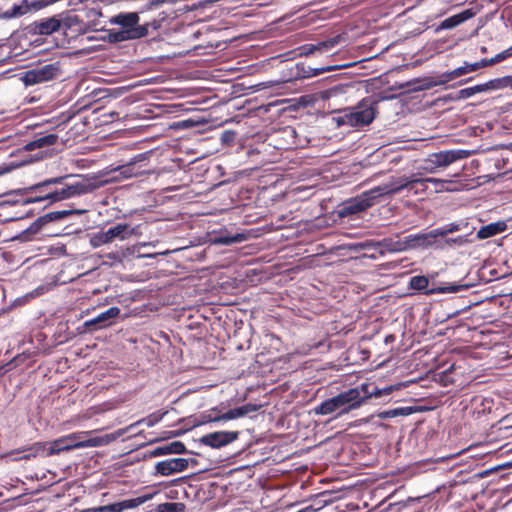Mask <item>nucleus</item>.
<instances>
[{
    "mask_svg": "<svg viewBox=\"0 0 512 512\" xmlns=\"http://www.w3.org/2000/svg\"><path fill=\"white\" fill-rule=\"evenodd\" d=\"M69 175L46 179L29 187L15 189L6 193L7 196L27 195L31 192H39L37 198L42 201H49V204L85 195L93 192L97 185L90 179H78L67 182Z\"/></svg>",
    "mask_w": 512,
    "mask_h": 512,
    "instance_id": "1",
    "label": "nucleus"
},
{
    "mask_svg": "<svg viewBox=\"0 0 512 512\" xmlns=\"http://www.w3.org/2000/svg\"><path fill=\"white\" fill-rule=\"evenodd\" d=\"M404 182H390V179L360 195L345 201L338 210L340 218L359 214L373 206L380 199L401 192Z\"/></svg>",
    "mask_w": 512,
    "mask_h": 512,
    "instance_id": "2",
    "label": "nucleus"
},
{
    "mask_svg": "<svg viewBox=\"0 0 512 512\" xmlns=\"http://www.w3.org/2000/svg\"><path fill=\"white\" fill-rule=\"evenodd\" d=\"M364 404L360 385L349 388L339 394L322 401L313 408L315 415H331L336 413L337 416L348 414L350 411L358 409Z\"/></svg>",
    "mask_w": 512,
    "mask_h": 512,
    "instance_id": "3",
    "label": "nucleus"
},
{
    "mask_svg": "<svg viewBox=\"0 0 512 512\" xmlns=\"http://www.w3.org/2000/svg\"><path fill=\"white\" fill-rule=\"evenodd\" d=\"M376 114L373 100L364 98L354 107L344 110L343 115L337 118V123L339 126L361 127L370 124Z\"/></svg>",
    "mask_w": 512,
    "mask_h": 512,
    "instance_id": "4",
    "label": "nucleus"
},
{
    "mask_svg": "<svg viewBox=\"0 0 512 512\" xmlns=\"http://www.w3.org/2000/svg\"><path fill=\"white\" fill-rule=\"evenodd\" d=\"M86 212L87 210L85 209H63L46 213L38 217L28 228L13 236L11 240L20 242L30 241L47 223L57 222L71 215H82Z\"/></svg>",
    "mask_w": 512,
    "mask_h": 512,
    "instance_id": "5",
    "label": "nucleus"
},
{
    "mask_svg": "<svg viewBox=\"0 0 512 512\" xmlns=\"http://www.w3.org/2000/svg\"><path fill=\"white\" fill-rule=\"evenodd\" d=\"M409 289L423 293L430 296L434 294L458 293L463 290H468L470 285L458 283H443L439 286L429 288V279L425 275H415L409 280Z\"/></svg>",
    "mask_w": 512,
    "mask_h": 512,
    "instance_id": "6",
    "label": "nucleus"
},
{
    "mask_svg": "<svg viewBox=\"0 0 512 512\" xmlns=\"http://www.w3.org/2000/svg\"><path fill=\"white\" fill-rule=\"evenodd\" d=\"M135 233V228L127 223H117L107 230L98 231L90 236L89 243L92 248H99L115 240L124 241Z\"/></svg>",
    "mask_w": 512,
    "mask_h": 512,
    "instance_id": "7",
    "label": "nucleus"
},
{
    "mask_svg": "<svg viewBox=\"0 0 512 512\" xmlns=\"http://www.w3.org/2000/svg\"><path fill=\"white\" fill-rule=\"evenodd\" d=\"M140 17L137 12H120L112 16L109 20L111 24L118 25L122 30H140L141 34L138 35V39L143 38L149 34L150 30H157L160 27V23L157 20L140 24Z\"/></svg>",
    "mask_w": 512,
    "mask_h": 512,
    "instance_id": "8",
    "label": "nucleus"
},
{
    "mask_svg": "<svg viewBox=\"0 0 512 512\" xmlns=\"http://www.w3.org/2000/svg\"><path fill=\"white\" fill-rule=\"evenodd\" d=\"M60 75L59 62L40 64L20 73V80L25 86H33L57 78Z\"/></svg>",
    "mask_w": 512,
    "mask_h": 512,
    "instance_id": "9",
    "label": "nucleus"
},
{
    "mask_svg": "<svg viewBox=\"0 0 512 512\" xmlns=\"http://www.w3.org/2000/svg\"><path fill=\"white\" fill-rule=\"evenodd\" d=\"M152 155V150L139 153L130 158L126 163L117 166L114 171L126 179L149 174L147 167Z\"/></svg>",
    "mask_w": 512,
    "mask_h": 512,
    "instance_id": "10",
    "label": "nucleus"
},
{
    "mask_svg": "<svg viewBox=\"0 0 512 512\" xmlns=\"http://www.w3.org/2000/svg\"><path fill=\"white\" fill-rule=\"evenodd\" d=\"M470 155L471 152L465 149H451L432 153L426 159V169L432 172L436 168H446L458 160L468 158Z\"/></svg>",
    "mask_w": 512,
    "mask_h": 512,
    "instance_id": "11",
    "label": "nucleus"
},
{
    "mask_svg": "<svg viewBox=\"0 0 512 512\" xmlns=\"http://www.w3.org/2000/svg\"><path fill=\"white\" fill-rule=\"evenodd\" d=\"M121 310L119 307L113 306L99 313L96 317L86 320L77 328L79 334L93 333L103 328L109 327L119 316Z\"/></svg>",
    "mask_w": 512,
    "mask_h": 512,
    "instance_id": "12",
    "label": "nucleus"
},
{
    "mask_svg": "<svg viewBox=\"0 0 512 512\" xmlns=\"http://www.w3.org/2000/svg\"><path fill=\"white\" fill-rule=\"evenodd\" d=\"M115 436L112 434H106L104 436H96L88 439H82V433H72L62 437L66 451H70L78 448L86 447H100L109 444Z\"/></svg>",
    "mask_w": 512,
    "mask_h": 512,
    "instance_id": "13",
    "label": "nucleus"
},
{
    "mask_svg": "<svg viewBox=\"0 0 512 512\" xmlns=\"http://www.w3.org/2000/svg\"><path fill=\"white\" fill-rule=\"evenodd\" d=\"M238 437V431H216L203 435L199 439V443L213 449H220L231 444Z\"/></svg>",
    "mask_w": 512,
    "mask_h": 512,
    "instance_id": "14",
    "label": "nucleus"
},
{
    "mask_svg": "<svg viewBox=\"0 0 512 512\" xmlns=\"http://www.w3.org/2000/svg\"><path fill=\"white\" fill-rule=\"evenodd\" d=\"M354 63H345L340 65H326L322 67H311L310 65H306L305 63H297L294 67V77L296 79H306L311 77H316L325 72H332L336 70H340L343 68H348L354 66Z\"/></svg>",
    "mask_w": 512,
    "mask_h": 512,
    "instance_id": "15",
    "label": "nucleus"
},
{
    "mask_svg": "<svg viewBox=\"0 0 512 512\" xmlns=\"http://www.w3.org/2000/svg\"><path fill=\"white\" fill-rule=\"evenodd\" d=\"M401 239L403 252L415 249H428L436 243L433 230L426 233L409 234Z\"/></svg>",
    "mask_w": 512,
    "mask_h": 512,
    "instance_id": "16",
    "label": "nucleus"
},
{
    "mask_svg": "<svg viewBox=\"0 0 512 512\" xmlns=\"http://www.w3.org/2000/svg\"><path fill=\"white\" fill-rule=\"evenodd\" d=\"M188 468L186 458H169L159 461L154 466L153 476H171Z\"/></svg>",
    "mask_w": 512,
    "mask_h": 512,
    "instance_id": "17",
    "label": "nucleus"
},
{
    "mask_svg": "<svg viewBox=\"0 0 512 512\" xmlns=\"http://www.w3.org/2000/svg\"><path fill=\"white\" fill-rule=\"evenodd\" d=\"M404 182L405 185L401 188V191L404 190V189H408V190H412L416 185L418 184H425V183H432L435 185V187L437 188V190H442L445 186L446 183H448L447 180H443V179H439V178H432V177H427V178H418L416 176H411V177H407V176H401V177H391L390 178V182Z\"/></svg>",
    "mask_w": 512,
    "mask_h": 512,
    "instance_id": "18",
    "label": "nucleus"
},
{
    "mask_svg": "<svg viewBox=\"0 0 512 512\" xmlns=\"http://www.w3.org/2000/svg\"><path fill=\"white\" fill-rule=\"evenodd\" d=\"M61 27V20L57 16L43 18L34 21L29 26V31L38 35H51Z\"/></svg>",
    "mask_w": 512,
    "mask_h": 512,
    "instance_id": "19",
    "label": "nucleus"
},
{
    "mask_svg": "<svg viewBox=\"0 0 512 512\" xmlns=\"http://www.w3.org/2000/svg\"><path fill=\"white\" fill-rule=\"evenodd\" d=\"M475 16V11L473 9H465L458 14H454L443 21L440 22L439 26L435 29V32H439L441 30H449L453 29L460 24L466 22L467 20L473 18Z\"/></svg>",
    "mask_w": 512,
    "mask_h": 512,
    "instance_id": "20",
    "label": "nucleus"
},
{
    "mask_svg": "<svg viewBox=\"0 0 512 512\" xmlns=\"http://www.w3.org/2000/svg\"><path fill=\"white\" fill-rule=\"evenodd\" d=\"M190 453L183 442L176 440L162 446H158L149 452L150 457H159L163 455L172 454H186Z\"/></svg>",
    "mask_w": 512,
    "mask_h": 512,
    "instance_id": "21",
    "label": "nucleus"
},
{
    "mask_svg": "<svg viewBox=\"0 0 512 512\" xmlns=\"http://www.w3.org/2000/svg\"><path fill=\"white\" fill-rule=\"evenodd\" d=\"M398 387L394 385L386 386L384 388H378L374 383H361L360 389L365 402L369 398H380L382 396L390 395Z\"/></svg>",
    "mask_w": 512,
    "mask_h": 512,
    "instance_id": "22",
    "label": "nucleus"
},
{
    "mask_svg": "<svg viewBox=\"0 0 512 512\" xmlns=\"http://www.w3.org/2000/svg\"><path fill=\"white\" fill-rule=\"evenodd\" d=\"M58 140V136L53 133H37L34 139L24 145L26 151H33L39 148L50 147Z\"/></svg>",
    "mask_w": 512,
    "mask_h": 512,
    "instance_id": "23",
    "label": "nucleus"
},
{
    "mask_svg": "<svg viewBox=\"0 0 512 512\" xmlns=\"http://www.w3.org/2000/svg\"><path fill=\"white\" fill-rule=\"evenodd\" d=\"M338 43L336 38L328 39L317 44H305L298 48L300 56H310L316 52H328Z\"/></svg>",
    "mask_w": 512,
    "mask_h": 512,
    "instance_id": "24",
    "label": "nucleus"
},
{
    "mask_svg": "<svg viewBox=\"0 0 512 512\" xmlns=\"http://www.w3.org/2000/svg\"><path fill=\"white\" fill-rule=\"evenodd\" d=\"M403 252L402 239L399 234H396V238L385 237L378 240V253L384 255L385 253H399Z\"/></svg>",
    "mask_w": 512,
    "mask_h": 512,
    "instance_id": "25",
    "label": "nucleus"
},
{
    "mask_svg": "<svg viewBox=\"0 0 512 512\" xmlns=\"http://www.w3.org/2000/svg\"><path fill=\"white\" fill-rule=\"evenodd\" d=\"M507 229L505 221H497L482 226L477 232V239L484 240L496 236Z\"/></svg>",
    "mask_w": 512,
    "mask_h": 512,
    "instance_id": "26",
    "label": "nucleus"
},
{
    "mask_svg": "<svg viewBox=\"0 0 512 512\" xmlns=\"http://www.w3.org/2000/svg\"><path fill=\"white\" fill-rule=\"evenodd\" d=\"M141 34L140 30H122V29H111L108 31V39L112 43H119L128 40L138 39V35Z\"/></svg>",
    "mask_w": 512,
    "mask_h": 512,
    "instance_id": "27",
    "label": "nucleus"
},
{
    "mask_svg": "<svg viewBox=\"0 0 512 512\" xmlns=\"http://www.w3.org/2000/svg\"><path fill=\"white\" fill-rule=\"evenodd\" d=\"M481 86L483 92L500 90L508 87L512 88V75L491 79L485 83H482Z\"/></svg>",
    "mask_w": 512,
    "mask_h": 512,
    "instance_id": "28",
    "label": "nucleus"
},
{
    "mask_svg": "<svg viewBox=\"0 0 512 512\" xmlns=\"http://www.w3.org/2000/svg\"><path fill=\"white\" fill-rule=\"evenodd\" d=\"M30 10V5L27 0H22L20 4H13V6L0 13V19H13L26 14Z\"/></svg>",
    "mask_w": 512,
    "mask_h": 512,
    "instance_id": "29",
    "label": "nucleus"
},
{
    "mask_svg": "<svg viewBox=\"0 0 512 512\" xmlns=\"http://www.w3.org/2000/svg\"><path fill=\"white\" fill-rule=\"evenodd\" d=\"M248 239L245 233H235L216 236L213 240L215 244L229 246L236 243H242Z\"/></svg>",
    "mask_w": 512,
    "mask_h": 512,
    "instance_id": "30",
    "label": "nucleus"
},
{
    "mask_svg": "<svg viewBox=\"0 0 512 512\" xmlns=\"http://www.w3.org/2000/svg\"><path fill=\"white\" fill-rule=\"evenodd\" d=\"M167 413H168L167 411H156V412H153V413L149 414L148 416H146V417L138 420L137 422L131 424L127 428V430L132 429V428H134V427H136L138 425H141V424H144L147 427H153L156 424H158Z\"/></svg>",
    "mask_w": 512,
    "mask_h": 512,
    "instance_id": "31",
    "label": "nucleus"
},
{
    "mask_svg": "<svg viewBox=\"0 0 512 512\" xmlns=\"http://www.w3.org/2000/svg\"><path fill=\"white\" fill-rule=\"evenodd\" d=\"M467 224H464L462 222H451L448 223L442 227H438L433 229V232L435 234V239L437 240L438 237H446L448 234L457 232L462 230L463 227H466Z\"/></svg>",
    "mask_w": 512,
    "mask_h": 512,
    "instance_id": "32",
    "label": "nucleus"
},
{
    "mask_svg": "<svg viewBox=\"0 0 512 512\" xmlns=\"http://www.w3.org/2000/svg\"><path fill=\"white\" fill-rule=\"evenodd\" d=\"M414 411L415 410L413 407H398V408L382 411V412L378 413L377 416L380 419H390V418H395V417H399V416H409L412 413H414Z\"/></svg>",
    "mask_w": 512,
    "mask_h": 512,
    "instance_id": "33",
    "label": "nucleus"
},
{
    "mask_svg": "<svg viewBox=\"0 0 512 512\" xmlns=\"http://www.w3.org/2000/svg\"><path fill=\"white\" fill-rule=\"evenodd\" d=\"M478 93H483L481 84L460 89L454 95H450L449 98L452 100H465Z\"/></svg>",
    "mask_w": 512,
    "mask_h": 512,
    "instance_id": "34",
    "label": "nucleus"
},
{
    "mask_svg": "<svg viewBox=\"0 0 512 512\" xmlns=\"http://www.w3.org/2000/svg\"><path fill=\"white\" fill-rule=\"evenodd\" d=\"M444 84H446V80L444 79V75L442 73L436 77H426L420 79L419 86H417L416 89H420V91H425Z\"/></svg>",
    "mask_w": 512,
    "mask_h": 512,
    "instance_id": "35",
    "label": "nucleus"
},
{
    "mask_svg": "<svg viewBox=\"0 0 512 512\" xmlns=\"http://www.w3.org/2000/svg\"><path fill=\"white\" fill-rule=\"evenodd\" d=\"M420 78H415L406 82L396 83L389 88L390 91L402 90L404 93L419 92L420 89H416L419 86Z\"/></svg>",
    "mask_w": 512,
    "mask_h": 512,
    "instance_id": "36",
    "label": "nucleus"
},
{
    "mask_svg": "<svg viewBox=\"0 0 512 512\" xmlns=\"http://www.w3.org/2000/svg\"><path fill=\"white\" fill-rule=\"evenodd\" d=\"M152 497H153L152 494H145V495H142V496H139L136 498L125 499V500H122L121 502H122L123 509L126 510V509L136 508V507L146 503L147 501L151 500Z\"/></svg>",
    "mask_w": 512,
    "mask_h": 512,
    "instance_id": "37",
    "label": "nucleus"
},
{
    "mask_svg": "<svg viewBox=\"0 0 512 512\" xmlns=\"http://www.w3.org/2000/svg\"><path fill=\"white\" fill-rule=\"evenodd\" d=\"M469 64L470 63L465 62L463 66H460L450 72H444L443 75H444V79L446 80V83H448L449 81H452L460 76H463L465 74L473 72L472 70H470Z\"/></svg>",
    "mask_w": 512,
    "mask_h": 512,
    "instance_id": "38",
    "label": "nucleus"
},
{
    "mask_svg": "<svg viewBox=\"0 0 512 512\" xmlns=\"http://www.w3.org/2000/svg\"><path fill=\"white\" fill-rule=\"evenodd\" d=\"M41 202V198H37V196L34 197H28L25 199H15V198H9L7 200L0 202V208L6 207V206H15V205H28L32 203H38Z\"/></svg>",
    "mask_w": 512,
    "mask_h": 512,
    "instance_id": "39",
    "label": "nucleus"
},
{
    "mask_svg": "<svg viewBox=\"0 0 512 512\" xmlns=\"http://www.w3.org/2000/svg\"><path fill=\"white\" fill-rule=\"evenodd\" d=\"M185 504L181 502H165L159 504L156 512H184Z\"/></svg>",
    "mask_w": 512,
    "mask_h": 512,
    "instance_id": "40",
    "label": "nucleus"
},
{
    "mask_svg": "<svg viewBox=\"0 0 512 512\" xmlns=\"http://www.w3.org/2000/svg\"><path fill=\"white\" fill-rule=\"evenodd\" d=\"M66 447H68V446L67 445L64 446L62 437H60V438L49 443V447L47 449L46 455L47 456L57 455L63 451H66Z\"/></svg>",
    "mask_w": 512,
    "mask_h": 512,
    "instance_id": "41",
    "label": "nucleus"
},
{
    "mask_svg": "<svg viewBox=\"0 0 512 512\" xmlns=\"http://www.w3.org/2000/svg\"><path fill=\"white\" fill-rule=\"evenodd\" d=\"M468 237H469V234L459 235L457 237H452V238H445L444 239V244L446 246L462 247V246L466 245L467 243L471 242V240H469Z\"/></svg>",
    "mask_w": 512,
    "mask_h": 512,
    "instance_id": "42",
    "label": "nucleus"
},
{
    "mask_svg": "<svg viewBox=\"0 0 512 512\" xmlns=\"http://www.w3.org/2000/svg\"><path fill=\"white\" fill-rule=\"evenodd\" d=\"M212 422H220L219 413L216 412V409H211L209 411L203 412L200 415V424L212 423Z\"/></svg>",
    "mask_w": 512,
    "mask_h": 512,
    "instance_id": "43",
    "label": "nucleus"
},
{
    "mask_svg": "<svg viewBox=\"0 0 512 512\" xmlns=\"http://www.w3.org/2000/svg\"><path fill=\"white\" fill-rule=\"evenodd\" d=\"M394 98V95L389 94L387 91H380L378 93H374L372 96L366 97V99L373 100L374 107L377 109V105L386 100H391Z\"/></svg>",
    "mask_w": 512,
    "mask_h": 512,
    "instance_id": "44",
    "label": "nucleus"
},
{
    "mask_svg": "<svg viewBox=\"0 0 512 512\" xmlns=\"http://www.w3.org/2000/svg\"><path fill=\"white\" fill-rule=\"evenodd\" d=\"M342 92H343V88L341 86H334L332 88L323 90L321 92V98L325 99V100H328V99H330L332 97L337 96L338 94H340Z\"/></svg>",
    "mask_w": 512,
    "mask_h": 512,
    "instance_id": "45",
    "label": "nucleus"
},
{
    "mask_svg": "<svg viewBox=\"0 0 512 512\" xmlns=\"http://www.w3.org/2000/svg\"><path fill=\"white\" fill-rule=\"evenodd\" d=\"M361 250H374L378 252V240H366L357 244Z\"/></svg>",
    "mask_w": 512,
    "mask_h": 512,
    "instance_id": "46",
    "label": "nucleus"
},
{
    "mask_svg": "<svg viewBox=\"0 0 512 512\" xmlns=\"http://www.w3.org/2000/svg\"><path fill=\"white\" fill-rule=\"evenodd\" d=\"M236 133L232 130H225L220 137V140L223 144H232L235 140Z\"/></svg>",
    "mask_w": 512,
    "mask_h": 512,
    "instance_id": "47",
    "label": "nucleus"
},
{
    "mask_svg": "<svg viewBox=\"0 0 512 512\" xmlns=\"http://www.w3.org/2000/svg\"><path fill=\"white\" fill-rule=\"evenodd\" d=\"M245 416L258 411L261 408V405L254 404V403H247L242 405Z\"/></svg>",
    "mask_w": 512,
    "mask_h": 512,
    "instance_id": "48",
    "label": "nucleus"
},
{
    "mask_svg": "<svg viewBox=\"0 0 512 512\" xmlns=\"http://www.w3.org/2000/svg\"><path fill=\"white\" fill-rule=\"evenodd\" d=\"M487 66H488L487 65V58H484V59H481L478 62L470 63L469 64L470 70H472L473 72L477 71V70H479L481 68L487 67Z\"/></svg>",
    "mask_w": 512,
    "mask_h": 512,
    "instance_id": "49",
    "label": "nucleus"
},
{
    "mask_svg": "<svg viewBox=\"0 0 512 512\" xmlns=\"http://www.w3.org/2000/svg\"><path fill=\"white\" fill-rule=\"evenodd\" d=\"M122 511H124V509H123L121 501L107 505V512H122Z\"/></svg>",
    "mask_w": 512,
    "mask_h": 512,
    "instance_id": "50",
    "label": "nucleus"
},
{
    "mask_svg": "<svg viewBox=\"0 0 512 512\" xmlns=\"http://www.w3.org/2000/svg\"><path fill=\"white\" fill-rule=\"evenodd\" d=\"M220 421H228L236 419L233 409L228 410L225 413L219 414Z\"/></svg>",
    "mask_w": 512,
    "mask_h": 512,
    "instance_id": "51",
    "label": "nucleus"
},
{
    "mask_svg": "<svg viewBox=\"0 0 512 512\" xmlns=\"http://www.w3.org/2000/svg\"><path fill=\"white\" fill-rule=\"evenodd\" d=\"M165 2L166 0H148L147 3L145 4V8L149 10L154 9Z\"/></svg>",
    "mask_w": 512,
    "mask_h": 512,
    "instance_id": "52",
    "label": "nucleus"
},
{
    "mask_svg": "<svg viewBox=\"0 0 512 512\" xmlns=\"http://www.w3.org/2000/svg\"><path fill=\"white\" fill-rule=\"evenodd\" d=\"M499 61L502 62L503 60L507 59L508 57L512 56V46L498 54H496Z\"/></svg>",
    "mask_w": 512,
    "mask_h": 512,
    "instance_id": "53",
    "label": "nucleus"
},
{
    "mask_svg": "<svg viewBox=\"0 0 512 512\" xmlns=\"http://www.w3.org/2000/svg\"><path fill=\"white\" fill-rule=\"evenodd\" d=\"M42 448H43V447H42V445H41L40 443L35 444L32 448H30V450H33L34 452H33V453H31V454H28V455L24 456V458H25V459H30V457H35V456H36V454H37L40 450H42Z\"/></svg>",
    "mask_w": 512,
    "mask_h": 512,
    "instance_id": "54",
    "label": "nucleus"
},
{
    "mask_svg": "<svg viewBox=\"0 0 512 512\" xmlns=\"http://www.w3.org/2000/svg\"><path fill=\"white\" fill-rule=\"evenodd\" d=\"M81 512H107V505L82 510Z\"/></svg>",
    "mask_w": 512,
    "mask_h": 512,
    "instance_id": "55",
    "label": "nucleus"
},
{
    "mask_svg": "<svg viewBox=\"0 0 512 512\" xmlns=\"http://www.w3.org/2000/svg\"><path fill=\"white\" fill-rule=\"evenodd\" d=\"M107 258L112 260V261H116V262H121L122 261V257L117 252L108 253L107 254Z\"/></svg>",
    "mask_w": 512,
    "mask_h": 512,
    "instance_id": "56",
    "label": "nucleus"
},
{
    "mask_svg": "<svg viewBox=\"0 0 512 512\" xmlns=\"http://www.w3.org/2000/svg\"><path fill=\"white\" fill-rule=\"evenodd\" d=\"M233 411H234V414H235L236 419H237V418H241V417H244V416H245V414H244V410H243V407H242V406H239V407L233 408Z\"/></svg>",
    "mask_w": 512,
    "mask_h": 512,
    "instance_id": "57",
    "label": "nucleus"
},
{
    "mask_svg": "<svg viewBox=\"0 0 512 512\" xmlns=\"http://www.w3.org/2000/svg\"><path fill=\"white\" fill-rule=\"evenodd\" d=\"M497 63H500L497 55H495L494 57L490 58V59H487V65L488 66H492V65H495Z\"/></svg>",
    "mask_w": 512,
    "mask_h": 512,
    "instance_id": "58",
    "label": "nucleus"
},
{
    "mask_svg": "<svg viewBox=\"0 0 512 512\" xmlns=\"http://www.w3.org/2000/svg\"><path fill=\"white\" fill-rule=\"evenodd\" d=\"M395 340V336L393 334H389L385 337V343L388 344V343H392L393 341Z\"/></svg>",
    "mask_w": 512,
    "mask_h": 512,
    "instance_id": "59",
    "label": "nucleus"
},
{
    "mask_svg": "<svg viewBox=\"0 0 512 512\" xmlns=\"http://www.w3.org/2000/svg\"><path fill=\"white\" fill-rule=\"evenodd\" d=\"M9 171H10L9 167H7V166H5V167L0 166V176L8 173Z\"/></svg>",
    "mask_w": 512,
    "mask_h": 512,
    "instance_id": "60",
    "label": "nucleus"
},
{
    "mask_svg": "<svg viewBox=\"0 0 512 512\" xmlns=\"http://www.w3.org/2000/svg\"><path fill=\"white\" fill-rule=\"evenodd\" d=\"M187 461H188V466L189 465L196 466L198 464V461L194 458L187 459Z\"/></svg>",
    "mask_w": 512,
    "mask_h": 512,
    "instance_id": "61",
    "label": "nucleus"
},
{
    "mask_svg": "<svg viewBox=\"0 0 512 512\" xmlns=\"http://www.w3.org/2000/svg\"><path fill=\"white\" fill-rule=\"evenodd\" d=\"M465 309H466V308L454 311L452 314H449V315H448V318L459 315V314H460V312H461V311H464Z\"/></svg>",
    "mask_w": 512,
    "mask_h": 512,
    "instance_id": "62",
    "label": "nucleus"
},
{
    "mask_svg": "<svg viewBox=\"0 0 512 512\" xmlns=\"http://www.w3.org/2000/svg\"><path fill=\"white\" fill-rule=\"evenodd\" d=\"M471 80H472V78L470 77V78H467V79H464V80L459 81V82H458V84H459V85H462V84H465V83H467V82H469V81H471Z\"/></svg>",
    "mask_w": 512,
    "mask_h": 512,
    "instance_id": "63",
    "label": "nucleus"
},
{
    "mask_svg": "<svg viewBox=\"0 0 512 512\" xmlns=\"http://www.w3.org/2000/svg\"><path fill=\"white\" fill-rule=\"evenodd\" d=\"M16 219H18V218L17 217H10V218L6 219L5 222L14 221Z\"/></svg>",
    "mask_w": 512,
    "mask_h": 512,
    "instance_id": "64",
    "label": "nucleus"
}]
</instances>
